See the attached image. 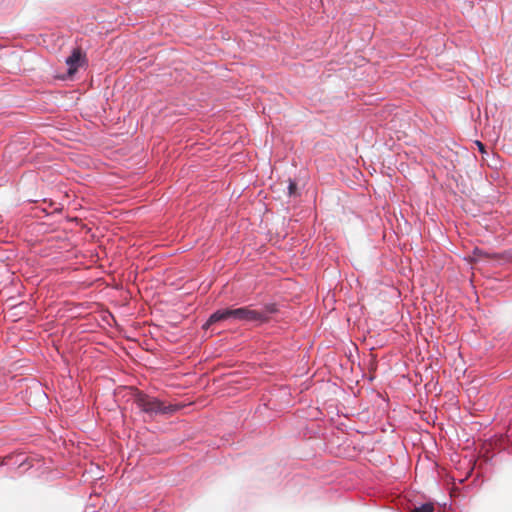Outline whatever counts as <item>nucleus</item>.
I'll return each instance as SVG.
<instances>
[{
  "mask_svg": "<svg viewBox=\"0 0 512 512\" xmlns=\"http://www.w3.org/2000/svg\"><path fill=\"white\" fill-rule=\"evenodd\" d=\"M296 190H297L296 182L290 179L289 180V186H288L289 196L296 195Z\"/></svg>",
  "mask_w": 512,
  "mask_h": 512,
  "instance_id": "nucleus-7",
  "label": "nucleus"
},
{
  "mask_svg": "<svg viewBox=\"0 0 512 512\" xmlns=\"http://www.w3.org/2000/svg\"><path fill=\"white\" fill-rule=\"evenodd\" d=\"M83 54L80 48H75L71 55L66 59L68 66V75L73 76L81 65Z\"/></svg>",
  "mask_w": 512,
  "mask_h": 512,
  "instance_id": "nucleus-3",
  "label": "nucleus"
},
{
  "mask_svg": "<svg viewBox=\"0 0 512 512\" xmlns=\"http://www.w3.org/2000/svg\"><path fill=\"white\" fill-rule=\"evenodd\" d=\"M474 255L477 257V258H482V257H488V254L483 252L482 250L476 248L474 250Z\"/></svg>",
  "mask_w": 512,
  "mask_h": 512,
  "instance_id": "nucleus-8",
  "label": "nucleus"
},
{
  "mask_svg": "<svg viewBox=\"0 0 512 512\" xmlns=\"http://www.w3.org/2000/svg\"><path fill=\"white\" fill-rule=\"evenodd\" d=\"M4 463V461L0 458V465H2Z\"/></svg>",
  "mask_w": 512,
  "mask_h": 512,
  "instance_id": "nucleus-10",
  "label": "nucleus"
},
{
  "mask_svg": "<svg viewBox=\"0 0 512 512\" xmlns=\"http://www.w3.org/2000/svg\"><path fill=\"white\" fill-rule=\"evenodd\" d=\"M434 506L431 503H425L421 505L420 507H416L412 510V512H433Z\"/></svg>",
  "mask_w": 512,
  "mask_h": 512,
  "instance_id": "nucleus-5",
  "label": "nucleus"
},
{
  "mask_svg": "<svg viewBox=\"0 0 512 512\" xmlns=\"http://www.w3.org/2000/svg\"><path fill=\"white\" fill-rule=\"evenodd\" d=\"M232 319L245 322L264 323L269 320L265 313L251 309L250 306L231 308Z\"/></svg>",
  "mask_w": 512,
  "mask_h": 512,
  "instance_id": "nucleus-2",
  "label": "nucleus"
},
{
  "mask_svg": "<svg viewBox=\"0 0 512 512\" xmlns=\"http://www.w3.org/2000/svg\"><path fill=\"white\" fill-rule=\"evenodd\" d=\"M476 144L478 145L480 152L484 153L485 152L484 145L479 141H477Z\"/></svg>",
  "mask_w": 512,
  "mask_h": 512,
  "instance_id": "nucleus-9",
  "label": "nucleus"
},
{
  "mask_svg": "<svg viewBox=\"0 0 512 512\" xmlns=\"http://www.w3.org/2000/svg\"><path fill=\"white\" fill-rule=\"evenodd\" d=\"M261 313H265L266 316L269 318V314H273L277 312V306L276 304H266L264 306L263 311H260Z\"/></svg>",
  "mask_w": 512,
  "mask_h": 512,
  "instance_id": "nucleus-6",
  "label": "nucleus"
},
{
  "mask_svg": "<svg viewBox=\"0 0 512 512\" xmlns=\"http://www.w3.org/2000/svg\"><path fill=\"white\" fill-rule=\"evenodd\" d=\"M135 402L140 410L154 416V415H169L173 414L179 409L176 405L165 404L155 397L146 394L137 395Z\"/></svg>",
  "mask_w": 512,
  "mask_h": 512,
  "instance_id": "nucleus-1",
  "label": "nucleus"
},
{
  "mask_svg": "<svg viewBox=\"0 0 512 512\" xmlns=\"http://www.w3.org/2000/svg\"><path fill=\"white\" fill-rule=\"evenodd\" d=\"M228 319H232L231 308L217 310L210 315L203 328L208 329L211 325Z\"/></svg>",
  "mask_w": 512,
  "mask_h": 512,
  "instance_id": "nucleus-4",
  "label": "nucleus"
}]
</instances>
